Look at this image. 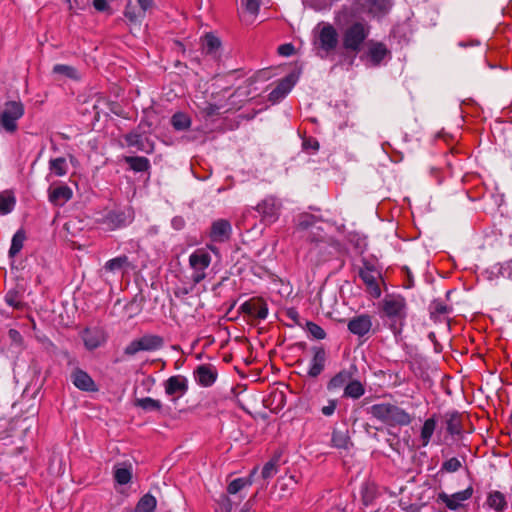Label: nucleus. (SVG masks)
<instances>
[{"label": "nucleus", "mask_w": 512, "mask_h": 512, "mask_svg": "<svg viewBox=\"0 0 512 512\" xmlns=\"http://www.w3.org/2000/svg\"><path fill=\"white\" fill-rule=\"evenodd\" d=\"M241 308L243 312L261 320L268 316L267 304L262 300L247 301L242 304Z\"/></svg>", "instance_id": "obj_21"}, {"label": "nucleus", "mask_w": 512, "mask_h": 512, "mask_svg": "<svg viewBox=\"0 0 512 512\" xmlns=\"http://www.w3.org/2000/svg\"><path fill=\"white\" fill-rule=\"evenodd\" d=\"M144 351H154L162 347L163 339L158 335L147 334L140 338Z\"/></svg>", "instance_id": "obj_33"}, {"label": "nucleus", "mask_w": 512, "mask_h": 512, "mask_svg": "<svg viewBox=\"0 0 512 512\" xmlns=\"http://www.w3.org/2000/svg\"><path fill=\"white\" fill-rule=\"evenodd\" d=\"M487 504L496 512H502L507 506L504 494L499 491H493L488 495Z\"/></svg>", "instance_id": "obj_31"}, {"label": "nucleus", "mask_w": 512, "mask_h": 512, "mask_svg": "<svg viewBox=\"0 0 512 512\" xmlns=\"http://www.w3.org/2000/svg\"><path fill=\"white\" fill-rule=\"evenodd\" d=\"M344 14L336 18L341 32L342 46L346 51L358 53L370 35V25L364 20L343 21Z\"/></svg>", "instance_id": "obj_1"}, {"label": "nucleus", "mask_w": 512, "mask_h": 512, "mask_svg": "<svg viewBox=\"0 0 512 512\" xmlns=\"http://www.w3.org/2000/svg\"><path fill=\"white\" fill-rule=\"evenodd\" d=\"M365 393V389L361 382L357 380L349 381L344 388V396L358 399L363 396Z\"/></svg>", "instance_id": "obj_35"}, {"label": "nucleus", "mask_w": 512, "mask_h": 512, "mask_svg": "<svg viewBox=\"0 0 512 512\" xmlns=\"http://www.w3.org/2000/svg\"><path fill=\"white\" fill-rule=\"evenodd\" d=\"M157 501L154 496L147 493L138 501L135 512H153L156 508Z\"/></svg>", "instance_id": "obj_34"}, {"label": "nucleus", "mask_w": 512, "mask_h": 512, "mask_svg": "<svg viewBox=\"0 0 512 512\" xmlns=\"http://www.w3.org/2000/svg\"><path fill=\"white\" fill-rule=\"evenodd\" d=\"M9 335L13 340L20 338V333L17 330L11 329Z\"/></svg>", "instance_id": "obj_60"}, {"label": "nucleus", "mask_w": 512, "mask_h": 512, "mask_svg": "<svg viewBox=\"0 0 512 512\" xmlns=\"http://www.w3.org/2000/svg\"><path fill=\"white\" fill-rule=\"evenodd\" d=\"M203 113L206 115V116H213L215 115L218 110L220 109L219 106L215 105V104H211V103H207L204 107L201 108Z\"/></svg>", "instance_id": "obj_55"}, {"label": "nucleus", "mask_w": 512, "mask_h": 512, "mask_svg": "<svg viewBox=\"0 0 512 512\" xmlns=\"http://www.w3.org/2000/svg\"><path fill=\"white\" fill-rule=\"evenodd\" d=\"M392 5V0H357L354 9L358 14L380 18L390 11Z\"/></svg>", "instance_id": "obj_8"}, {"label": "nucleus", "mask_w": 512, "mask_h": 512, "mask_svg": "<svg viewBox=\"0 0 512 512\" xmlns=\"http://www.w3.org/2000/svg\"><path fill=\"white\" fill-rule=\"evenodd\" d=\"M306 329L307 332L317 340H322L326 337L324 329L314 322H307Z\"/></svg>", "instance_id": "obj_46"}, {"label": "nucleus", "mask_w": 512, "mask_h": 512, "mask_svg": "<svg viewBox=\"0 0 512 512\" xmlns=\"http://www.w3.org/2000/svg\"><path fill=\"white\" fill-rule=\"evenodd\" d=\"M68 162L64 157L51 158L49 160V175L63 177L68 173Z\"/></svg>", "instance_id": "obj_28"}, {"label": "nucleus", "mask_w": 512, "mask_h": 512, "mask_svg": "<svg viewBox=\"0 0 512 512\" xmlns=\"http://www.w3.org/2000/svg\"><path fill=\"white\" fill-rule=\"evenodd\" d=\"M129 266L130 262L128 257L126 255H120L108 260L103 266V271L112 274L123 273Z\"/></svg>", "instance_id": "obj_25"}, {"label": "nucleus", "mask_w": 512, "mask_h": 512, "mask_svg": "<svg viewBox=\"0 0 512 512\" xmlns=\"http://www.w3.org/2000/svg\"><path fill=\"white\" fill-rule=\"evenodd\" d=\"M82 340L88 350H94L101 346L105 342L106 338L101 329L87 328L82 332Z\"/></svg>", "instance_id": "obj_18"}, {"label": "nucleus", "mask_w": 512, "mask_h": 512, "mask_svg": "<svg viewBox=\"0 0 512 512\" xmlns=\"http://www.w3.org/2000/svg\"><path fill=\"white\" fill-rule=\"evenodd\" d=\"M126 144L129 147H134L137 150L150 153L153 150V144L141 134L132 132L125 136Z\"/></svg>", "instance_id": "obj_24"}, {"label": "nucleus", "mask_w": 512, "mask_h": 512, "mask_svg": "<svg viewBox=\"0 0 512 512\" xmlns=\"http://www.w3.org/2000/svg\"><path fill=\"white\" fill-rule=\"evenodd\" d=\"M461 465H462L461 461L458 458L452 457V458L446 460L445 462H443L441 469L443 471L453 473V472L458 471L460 469Z\"/></svg>", "instance_id": "obj_48"}, {"label": "nucleus", "mask_w": 512, "mask_h": 512, "mask_svg": "<svg viewBox=\"0 0 512 512\" xmlns=\"http://www.w3.org/2000/svg\"><path fill=\"white\" fill-rule=\"evenodd\" d=\"M331 227L328 222L319 220L309 213H302L297 217V231L303 233V236L313 243L331 244L332 239L326 232Z\"/></svg>", "instance_id": "obj_2"}, {"label": "nucleus", "mask_w": 512, "mask_h": 512, "mask_svg": "<svg viewBox=\"0 0 512 512\" xmlns=\"http://www.w3.org/2000/svg\"><path fill=\"white\" fill-rule=\"evenodd\" d=\"M140 351H144L140 338L131 341L124 350V353L129 356H133Z\"/></svg>", "instance_id": "obj_49"}, {"label": "nucleus", "mask_w": 512, "mask_h": 512, "mask_svg": "<svg viewBox=\"0 0 512 512\" xmlns=\"http://www.w3.org/2000/svg\"><path fill=\"white\" fill-rule=\"evenodd\" d=\"M241 512H250V510L248 508H243Z\"/></svg>", "instance_id": "obj_64"}, {"label": "nucleus", "mask_w": 512, "mask_h": 512, "mask_svg": "<svg viewBox=\"0 0 512 512\" xmlns=\"http://www.w3.org/2000/svg\"><path fill=\"white\" fill-rule=\"evenodd\" d=\"M73 384L83 391H94L95 384L93 379L83 370H76L72 374Z\"/></svg>", "instance_id": "obj_26"}, {"label": "nucleus", "mask_w": 512, "mask_h": 512, "mask_svg": "<svg viewBox=\"0 0 512 512\" xmlns=\"http://www.w3.org/2000/svg\"><path fill=\"white\" fill-rule=\"evenodd\" d=\"M472 494L473 488L468 487L451 495L445 492L439 493L438 500L444 503L450 510H457L462 506L463 502L472 497Z\"/></svg>", "instance_id": "obj_12"}, {"label": "nucleus", "mask_w": 512, "mask_h": 512, "mask_svg": "<svg viewBox=\"0 0 512 512\" xmlns=\"http://www.w3.org/2000/svg\"><path fill=\"white\" fill-rule=\"evenodd\" d=\"M132 477L131 468L125 466H115L114 478L120 485H125L130 482Z\"/></svg>", "instance_id": "obj_39"}, {"label": "nucleus", "mask_w": 512, "mask_h": 512, "mask_svg": "<svg viewBox=\"0 0 512 512\" xmlns=\"http://www.w3.org/2000/svg\"><path fill=\"white\" fill-rule=\"evenodd\" d=\"M304 147L305 148L310 147V148H312L314 150H317L319 148V143L317 141H315V140H313V141H305L304 142Z\"/></svg>", "instance_id": "obj_59"}, {"label": "nucleus", "mask_w": 512, "mask_h": 512, "mask_svg": "<svg viewBox=\"0 0 512 512\" xmlns=\"http://www.w3.org/2000/svg\"><path fill=\"white\" fill-rule=\"evenodd\" d=\"M16 205V198L11 191L0 192V215L11 213Z\"/></svg>", "instance_id": "obj_29"}, {"label": "nucleus", "mask_w": 512, "mask_h": 512, "mask_svg": "<svg viewBox=\"0 0 512 512\" xmlns=\"http://www.w3.org/2000/svg\"><path fill=\"white\" fill-rule=\"evenodd\" d=\"M287 485L288 484H286V483L278 482V486L281 487V489H284L283 487L287 486Z\"/></svg>", "instance_id": "obj_62"}, {"label": "nucleus", "mask_w": 512, "mask_h": 512, "mask_svg": "<svg viewBox=\"0 0 512 512\" xmlns=\"http://www.w3.org/2000/svg\"><path fill=\"white\" fill-rule=\"evenodd\" d=\"M93 6L97 11L103 12L108 9L107 0H93Z\"/></svg>", "instance_id": "obj_57"}, {"label": "nucleus", "mask_w": 512, "mask_h": 512, "mask_svg": "<svg viewBox=\"0 0 512 512\" xmlns=\"http://www.w3.org/2000/svg\"><path fill=\"white\" fill-rule=\"evenodd\" d=\"M196 382L203 386L209 387L214 384L217 378L216 369L211 365H200L194 372Z\"/></svg>", "instance_id": "obj_19"}, {"label": "nucleus", "mask_w": 512, "mask_h": 512, "mask_svg": "<svg viewBox=\"0 0 512 512\" xmlns=\"http://www.w3.org/2000/svg\"><path fill=\"white\" fill-rule=\"evenodd\" d=\"M372 417L389 426H407L412 422L411 415L391 403H378L370 407Z\"/></svg>", "instance_id": "obj_3"}, {"label": "nucleus", "mask_w": 512, "mask_h": 512, "mask_svg": "<svg viewBox=\"0 0 512 512\" xmlns=\"http://www.w3.org/2000/svg\"><path fill=\"white\" fill-rule=\"evenodd\" d=\"M5 302L7 305L14 309H22L23 308V302L18 294L17 291L10 290L6 293L4 297Z\"/></svg>", "instance_id": "obj_45"}, {"label": "nucleus", "mask_w": 512, "mask_h": 512, "mask_svg": "<svg viewBox=\"0 0 512 512\" xmlns=\"http://www.w3.org/2000/svg\"><path fill=\"white\" fill-rule=\"evenodd\" d=\"M314 32V44L319 52L325 53V56H327L336 49L339 43V36L334 26L329 23H320L314 29Z\"/></svg>", "instance_id": "obj_5"}, {"label": "nucleus", "mask_w": 512, "mask_h": 512, "mask_svg": "<svg viewBox=\"0 0 512 512\" xmlns=\"http://www.w3.org/2000/svg\"><path fill=\"white\" fill-rule=\"evenodd\" d=\"M210 251L217 253V248L212 245L205 248H198L189 256V266L192 270L191 280L194 284L200 283L207 276L206 271L212 261Z\"/></svg>", "instance_id": "obj_4"}, {"label": "nucleus", "mask_w": 512, "mask_h": 512, "mask_svg": "<svg viewBox=\"0 0 512 512\" xmlns=\"http://www.w3.org/2000/svg\"><path fill=\"white\" fill-rule=\"evenodd\" d=\"M305 6H308L316 11L326 9L331 5V0H302Z\"/></svg>", "instance_id": "obj_47"}, {"label": "nucleus", "mask_w": 512, "mask_h": 512, "mask_svg": "<svg viewBox=\"0 0 512 512\" xmlns=\"http://www.w3.org/2000/svg\"><path fill=\"white\" fill-rule=\"evenodd\" d=\"M24 115V105L20 101H7L0 113V125L8 133H14L18 120Z\"/></svg>", "instance_id": "obj_6"}, {"label": "nucleus", "mask_w": 512, "mask_h": 512, "mask_svg": "<svg viewBox=\"0 0 512 512\" xmlns=\"http://www.w3.org/2000/svg\"><path fill=\"white\" fill-rule=\"evenodd\" d=\"M459 46H461V47H467V46H468V43H466V42H460V43H459Z\"/></svg>", "instance_id": "obj_63"}, {"label": "nucleus", "mask_w": 512, "mask_h": 512, "mask_svg": "<svg viewBox=\"0 0 512 512\" xmlns=\"http://www.w3.org/2000/svg\"><path fill=\"white\" fill-rule=\"evenodd\" d=\"M278 53L285 57L291 56L294 53V46L290 43L282 44L278 48Z\"/></svg>", "instance_id": "obj_53"}, {"label": "nucleus", "mask_w": 512, "mask_h": 512, "mask_svg": "<svg viewBox=\"0 0 512 512\" xmlns=\"http://www.w3.org/2000/svg\"><path fill=\"white\" fill-rule=\"evenodd\" d=\"M437 420L436 418L430 417L426 419L420 431V442L421 447H426L430 443L432 436L436 430Z\"/></svg>", "instance_id": "obj_27"}, {"label": "nucleus", "mask_w": 512, "mask_h": 512, "mask_svg": "<svg viewBox=\"0 0 512 512\" xmlns=\"http://www.w3.org/2000/svg\"><path fill=\"white\" fill-rule=\"evenodd\" d=\"M132 221V213L129 210L109 211L102 219V224L108 230H116L125 227Z\"/></svg>", "instance_id": "obj_10"}, {"label": "nucleus", "mask_w": 512, "mask_h": 512, "mask_svg": "<svg viewBox=\"0 0 512 512\" xmlns=\"http://www.w3.org/2000/svg\"><path fill=\"white\" fill-rule=\"evenodd\" d=\"M332 446L338 449H346L349 445L347 432L334 430L331 438Z\"/></svg>", "instance_id": "obj_40"}, {"label": "nucleus", "mask_w": 512, "mask_h": 512, "mask_svg": "<svg viewBox=\"0 0 512 512\" xmlns=\"http://www.w3.org/2000/svg\"><path fill=\"white\" fill-rule=\"evenodd\" d=\"M220 45H221V42H220L219 38H217L216 36H214L210 33H207L204 36L203 41H202V49H203L204 53L211 55L213 57L217 56V52L220 48Z\"/></svg>", "instance_id": "obj_30"}, {"label": "nucleus", "mask_w": 512, "mask_h": 512, "mask_svg": "<svg viewBox=\"0 0 512 512\" xmlns=\"http://www.w3.org/2000/svg\"><path fill=\"white\" fill-rule=\"evenodd\" d=\"M350 380V374L347 371H341L338 374H336L328 383V389L329 390H336L338 388H341L343 386H346V384Z\"/></svg>", "instance_id": "obj_41"}, {"label": "nucleus", "mask_w": 512, "mask_h": 512, "mask_svg": "<svg viewBox=\"0 0 512 512\" xmlns=\"http://www.w3.org/2000/svg\"><path fill=\"white\" fill-rule=\"evenodd\" d=\"M125 16L132 22H136L138 21L140 18L143 17V14L139 11L138 13H136L134 10H133V7L128 4L126 6V9H125Z\"/></svg>", "instance_id": "obj_51"}, {"label": "nucleus", "mask_w": 512, "mask_h": 512, "mask_svg": "<svg viewBox=\"0 0 512 512\" xmlns=\"http://www.w3.org/2000/svg\"><path fill=\"white\" fill-rule=\"evenodd\" d=\"M325 361H326V353H325L324 349H322V348L314 349V354H313L312 359L309 362L307 374L310 377H317L318 375H320L324 369Z\"/></svg>", "instance_id": "obj_23"}, {"label": "nucleus", "mask_w": 512, "mask_h": 512, "mask_svg": "<svg viewBox=\"0 0 512 512\" xmlns=\"http://www.w3.org/2000/svg\"><path fill=\"white\" fill-rule=\"evenodd\" d=\"M26 239L25 232L23 230H18L12 237L11 246L9 249V255L14 257L17 255L21 249L23 248L24 241Z\"/></svg>", "instance_id": "obj_37"}, {"label": "nucleus", "mask_w": 512, "mask_h": 512, "mask_svg": "<svg viewBox=\"0 0 512 512\" xmlns=\"http://www.w3.org/2000/svg\"><path fill=\"white\" fill-rule=\"evenodd\" d=\"M336 407H337V401L329 400L327 405H325L321 408V412L325 416H331L334 414Z\"/></svg>", "instance_id": "obj_52"}, {"label": "nucleus", "mask_w": 512, "mask_h": 512, "mask_svg": "<svg viewBox=\"0 0 512 512\" xmlns=\"http://www.w3.org/2000/svg\"><path fill=\"white\" fill-rule=\"evenodd\" d=\"M172 226L179 230L184 226V220L181 217H175L172 219Z\"/></svg>", "instance_id": "obj_58"}, {"label": "nucleus", "mask_w": 512, "mask_h": 512, "mask_svg": "<svg viewBox=\"0 0 512 512\" xmlns=\"http://www.w3.org/2000/svg\"><path fill=\"white\" fill-rule=\"evenodd\" d=\"M191 118L183 112H177L171 117V125L176 131H185L191 126Z\"/></svg>", "instance_id": "obj_32"}, {"label": "nucleus", "mask_w": 512, "mask_h": 512, "mask_svg": "<svg viewBox=\"0 0 512 512\" xmlns=\"http://www.w3.org/2000/svg\"><path fill=\"white\" fill-rule=\"evenodd\" d=\"M282 203L279 199L268 196L256 206V211L261 216L262 222L272 224L279 218Z\"/></svg>", "instance_id": "obj_9"}, {"label": "nucleus", "mask_w": 512, "mask_h": 512, "mask_svg": "<svg viewBox=\"0 0 512 512\" xmlns=\"http://www.w3.org/2000/svg\"><path fill=\"white\" fill-rule=\"evenodd\" d=\"M220 509L223 512H231L232 503L228 496L222 495L220 498Z\"/></svg>", "instance_id": "obj_54"}, {"label": "nucleus", "mask_w": 512, "mask_h": 512, "mask_svg": "<svg viewBox=\"0 0 512 512\" xmlns=\"http://www.w3.org/2000/svg\"><path fill=\"white\" fill-rule=\"evenodd\" d=\"M164 386L167 395L180 398L188 390V380L182 375H175L168 378Z\"/></svg>", "instance_id": "obj_15"}, {"label": "nucleus", "mask_w": 512, "mask_h": 512, "mask_svg": "<svg viewBox=\"0 0 512 512\" xmlns=\"http://www.w3.org/2000/svg\"><path fill=\"white\" fill-rule=\"evenodd\" d=\"M73 197L72 189L62 184L48 189V199L55 206H63Z\"/></svg>", "instance_id": "obj_16"}, {"label": "nucleus", "mask_w": 512, "mask_h": 512, "mask_svg": "<svg viewBox=\"0 0 512 512\" xmlns=\"http://www.w3.org/2000/svg\"><path fill=\"white\" fill-rule=\"evenodd\" d=\"M260 0H241L238 13L240 19L245 24H253L258 16Z\"/></svg>", "instance_id": "obj_14"}, {"label": "nucleus", "mask_w": 512, "mask_h": 512, "mask_svg": "<svg viewBox=\"0 0 512 512\" xmlns=\"http://www.w3.org/2000/svg\"><path fill=\"white\" fill-rule=\"evenodd\" d=\"M276 471L277 469L275 463L270 461L264 465L261 474L264 479H267L274 476L276 474Z\"/></svg>", "instance_id": "obj_50"}, {"label": "nucleus", "mask_w": 512, "mask_h": 512, "mask_svg": "<svg viewBox=\"0 0 512 512\" xmlns=\"http://www.w3.org/2000/svg\"><path fill=\"white\" fill-rule=\"evenodd\" d=\"M231 225L227 220L219 219L211 226L210 238L214 242H225L231 234Z\"/></svg>", "instance_id": "obj_20"}, {"label": "nucleus", "mask_w": 512, "mask_h": 512, "mask_svg": "<svg viewBox=\"0 0 512 512\" xmlns=\"http://www.w3.org/2000/svg\"><path fill=\"white\" fill-rule=\"evenodd\" d=\"M447 431L451 435H459L462 432V426L460 421V415L457 412H453L448 415L447 421Z\"/></svg>", "instance_id": "obj_38"}, {"label": "nucleus", "mask_w": 512, "mask_h": 512, "mask_svg": "<svg viewBox=\"0 0 512 512\" xmlns=\"http://www.w3.org/2000/svg\"><path fill=\"white\" fill-rule=\"evenodd\" d=\"M385 316L390 319L392 325H401L406 318V302L400 295H387L382 301Z\"/></svg>", "instance_id": "obj_7"}, {"label": "nucleus", "mask_w": 512, "mask_h": 512, "mask_svg": "<svg viewBox=\"0 0 512 512\" xmlns=\"http://www.w3.org/2000/svg\"><path fill=\"white\" fill-rule=\"evenodd\" d=\"M297 79L298 77L294 73L287 75L269 93V100L275 103L283 99L292 90Z\"/></svg>", "instance_id": "obj_13"}, {"label": "nucleus", "mask_w": 512, "mask_h": 512, "mask_svg": "<svg viewBox=\"0 0 512 512\" xmlns=\"http://www.w3.org/2000/svg\"><path fill=\"white\" fill-rule=\"evenodd\" d=\"M364 503L367 505L369 501L371 500L370 497H368L366 494L363 495Z\"/></svg>", "instance_id": "obj_61"}, {"label": "nucleus", "mask_w": 512, "mask_h": 512, "mask_svg": "<svg viewBox=\"0 0 512 512\" xmlns=\"http://www.w3.org/2000/svg\"><path fill=\"white\" fill-rule=\"evenodd\" d=\"M125 162L135 172H144L147 171L150 167L149 160L145 157L129 156L125 158Z\"/></svg>", "instance_id": "obj_36"}, {"label": "nucleus", "mask_w": 512, "mask_h": 512, "mask_svg": "<svg viewBox=\"0 0 512 512\" xmlns=\"http://www.w3.org/2000/svg\"><path fill=\"white\" fill-rule=\"evenodd\" d=\"M359 276L367 286V290L374 298L381 296V289L378 284L380 273L371 266H365L359 271Z\"/></svg>", "instance_id": "obj_11"}, {"label": "nucleus", "mask_w": 512, "mask_h": 512, "mask_svg": "<svg viewBox=\"0 0 512 512\" xmlns=\"http://www.w3.org/2000/svg\"><path fill=\"white\" fill-rule=\"evenodd\" d=\"M251 481L246 478H236L231 481L227 487V491L229 494H236L241 491L243 488L250 486Z\"/></svg>", "instance_id": "obj_44"}, {"label": "nucleus", "mask_w": 512, "mask_h": 512, "mask_svg": "<svg viewBox=\"0 0 512 512\" xmlns=\"http://www.w3.org/2000/svg\"><path fill=\"white\" fill-rule=\"evenodd\" d=\"M136 404L146 411H155L161 408V402L150 397L138 399Z\"/></svg>", "instance_id": "obj_43"}, {"label": "nucleus", "mask_w": 512, "mask_h": 512, "mask_svg": "<svg viewBox=\"0 0 512 512\" xmlns=\"http://www.w3.org/2000/svg\"><path fill=\"white\" fill-rule=\"evenodd\" d=\"M140 6V12L144 15L153 5V0H137Z\"/></svg>", "instance_id": "obj_56"}, {"label": "nucleus", "mask_w": 512, "mask_h": 512, "mask_svg": "<svg viewBox=\"0 0 512 512\" xmlns=\"http://www.w3.org/2000/svg\"><path fill=\"white\" fill-rule=\"evenodd\" d=\"M53 72L74 80L80 78L78 71L69 65L57 64L53 67Z\"/></svg>", "instance_id": "obj_42"}, {"label": "nucleus", "mask_w": 512, "mask_h": 512, "mask_svg": "<svg viewBox=\"0 0 512 512\" xmlns=\"http://www.w3.org/2000/svg\"><path fill=\"white\" fill-rule=\"evenodd\" d=\"M372 327L371 317L367 314H362L353 317L348 322V330L357 336L366 335Z\"/></svg>", "instance_id": "obj_17"}, {"label": "nucleus", "mask_w": 512, "mask_h": 512, "mask_svg": "<svg viewBox=\"0 0 512 512\" xmlns=\"http://www.w3.org/2000/svg\"><path fill=\"white\" fill-rule=\"evenodd\" d=\"M389 54L385 44L381 42H370L367 50V59L373 66H377Z\"/></svg>", "instance_id": "obj_22"}]
</instances>
